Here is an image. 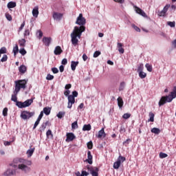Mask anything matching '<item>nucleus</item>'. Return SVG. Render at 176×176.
Here are the masks:
<instances>
[{
  "mask_svg": "<svg viewBox=\"0 0 176 176\" xmlns=\"http://www.w3.org/2000/svg\"><path fill=\"white\" fill-rule=\"evenodd\" d=\"M76 24L80 26H75L70 34L73 46H77L78 43H79V39L82 36V33L86 31V27L85 26L86 25V19L83 17L82 14H80L77 17Z\"/></svg>",
  "mask_w": 176,
  "mask_h": 176,
  "instance_id": "1",
  "label": "nucleus"
},
{
  "mask_svg": "<svg viewBox=\"0 0 176 176\" xmlns=\"http://www.w3.org/2000/svg\"><path fill=\"white\" fill-rule=\"evenodd\" d=\"M18 162L19 163H21L18 165L19 170H21V171H24L25 173H30V171H31V168L28 166L32 165V161L19 158Z\"/></svg>",
  "mask_w": 176,
  "mask_h": 176,
  "instance_id": "2",
  "label": "nucleus"
},
{
  "mask_svg": "<svg viewBox=\"0 0 176 176\" xmlns=\"http://www.w3.org/2000/svg\"><path fill=\"white\" fill-rule=\"evenodd\" d=\"M28 82V80H18L14 81L15 83V92L16 94L19 93L21 89L25 90L27 88V83Z\"/></svg>",
  "mask_w": 176,
  "mask_h": 176,
  "instance_id": "3",
  "label": "nucleus"
},
{
  "mask_svg": "<svg viewBox=\"0 0 176 176\" xmlns=\"http://www.w3.org/2000/svg\"><path fill=\"white\" fill-rule=\"evenodd\" d=\"M86 167L88 171H89L90 174H91L92 176H98V171H100V170L98 169V167L96 166L93 167L90 165H87Z\"/></svg>",
  "mask_w": 176,
  "mask_h": 176,
  "instance_id": "4",
  "label": "nucleus"
},
{
  "mask_svg": "<svg viewBox=\"0 0 176 176\" xmlns=\"http://www.w3.org/2000/svg\"><path fill=\"white\" fill-rule=\"evenodd\" d=\"M173 101V98L170 96H162L158 103L159 107H162V105H164L166 102H171Z\"/></svg>",
  "mask_w": 176,
  "mask_h": 176,
  "instance_id": "5",
  "label": "nucleus"
},
{
  "mask_svg": "<svg viewBox=\"0 0 176 176\" xmlns=\"http://www.w3.org/2000/svg\"><path fill=\"white\" fill-rule=\"evenodd\" d=\"M35 115L34 112H30L28 111H23L21 113V119H23V120H27V119H30V118H32Z\"/></svg>",
  "mask_w": 176,
  "mask_h": 176,
  "instance_id": "6",
  "label": "nucleus"
},
{
  "mask_svg": "<svg viewBox=\"0 0 176 176\" xmlns=\"http://www.w3.org/2000/svg\"><path fill=\"white\" fill-rule=\"evenodd\" d=\"M126 161V157L120 155L117 162H114L113 164V168H115V170H118L119 168V167H120V164H122V163H123L124 162Z\"/></svg>",
  "mask_w": 176,
  "mask_h": 176,
  "instance_id": "7",
  "label": "nucleus"
},
{
  "mask_svg": "<svg viewBox=\"0 0 176 176\" xmlns=\"http://www.w3.org/2000/svg\"><path fill=\"white\" fill-rule=\"evenodd\" d=\"M47 126L48 127H50V126H52V123H50V121L47 120L45 122H43L39 129L40 133H43Z\"/></svg>",
  "mask_w": 176,
  "mask_h": 176,
  "instance_id": "8",
  "label": "nucleus"
},
{
  "mask_svg": "<svg viewBox=\"0 0 176 176\" xmlns=\"http://www.w3.org/2000/svg\"><path fill=\"white\" fill-rule=\"evenodd\" d=\"M66 137V142H71V141H74L76 138V136L73 133H67Z\"/></svg>",
  "mask_w": 176,
  "mask_h": 176,
  "instance_id": "9",
  "label": "nucleus"
},
{
  "mask_svg": "<svg viewBox=\"0 0 176 176\" xmlns=\"http://www.w3.org/2000/svg\"><path fill=\"white\" fill-rule=\"evenodd\" d=\"M134 8L138 14H140V16H142L143 17H146V13H145L141 8H138L137 6H135Z\"/></svg>",
  "mask_w": 176,
  "mask_h": 176,
  "instance_id": "10",
  "label": "nucleus"
},
{
  "mask_svg": "<svg viewBox=\"0 0 176 176\" xmlns=\"http://www.w3.org/2000/svg\"><path fill=\"white\" fill-rule=\"evenodd\" d=\"M96 137L97 138H105V137H107V133H105L104 128H102L101 130L98 131Z\"/></svg>",
  "mask_w": 176,
  "mask_h": 176,
  "instance_id": "11",
  "label": "nucleus"
},
{
  "mask_svg": "<svg viewBox=\"0 0 176 176\" xmlns=\"http://www.w3.org/2000/svg\"><path fill=\"white\" fill-rule=\"evenodd\" d=\"M89 164H93V155H91V152L90 151H87V159L85 160Z\"/></svg>",
  "mask_w": 176,
  "mask_h": 176,
  "instance_id": "12",
  "label": "nucleus"
},
{
  "mask_svg": "<svg viewBox=\"0 0 176 176\" xmlns=\"http://www.w3.org/2000/svg\"><path fill=\"white\" fill-rule=\"evenodd\" d=\"M170 8V5H166L164 9L158 14L160 16H166V13H167V10H168Z\"/></svg>",
  "mask_w": 176,
  "mask_h": 176,
  "instance_id": "13",
  "label": "nucleus"
},
{
  "mask_svg": "<svg viewBox=\"0 0 176 176\" xmlns=\"http://www.w3.org/2000/svg\"><path fill=\"white\" fill-rule=\"evenodd\" d=\"M43 42L45 46H50L52 42V37H43Z\"/></svg>",
  "mask_w": 176,
  "mask_h": 176,
  "instance_id": "14",
  "label": "nucleus"
},
{
  "mask_svg": "<svg viewBox=\"0 0 176 176\" xmlns=\"http://www.w3.org/2000/svg\"><path fill=\"white\" fill-rule=\"evenodd\" d=\"M19 71L21 75H24L27 72V66L22 65L19 67Z\"/></svg>",
  "mask_w": 176,
  "mask_h": 176,
  "instance_id": "15",
  "label": "nucleus"
},
{
  "mask_svg": "<svg viewBox=\"0 0 176 176\" xmlns=\"http://www.w3.org/2000/svg\"><path fill=\"white\" fill-rule=\"evenodd\" d=\"M54 53L55 56H60V54H61V53H63L61 47H60L59 45L56 46L55 47Z\"/></svg>",
  "mask_w": 176,
  "mask_h": 176,
  "instance_id": "16",
  "label": "nucleus"
},
{
  "mask_svg": "<svg viewBox=\"0 0 176 176\" xmlns=\"http://www.w3.org/2000/svg\"><path fill=\"white\" fill-rule=\"evenodd\" d=\"M53 19H54V20H61V19H63V14L58 12H54Z\"/></svg>",
  "mask_w": 176,
  "mask_h": 176,
  "instance_id": "17",
  "label": "nucleus"
},
{
  "mask_svg": "<svg viewBox=\"0 0 176 176\" xmlns=\"http://www.w3.org/2000/svg\"><path fill=\"white\" fill-rule=\"evenodd\" d=\"M117 47L120 54H123V53H124V49L123 48V44L122 43H118Z\"/></svg>",
  "mask_w": 176,
  "mask_h": 176,
  "instance_id": "18",
  "label": "nucleus"
},
{
  "mask_svg": "<svg viewBox=\"0 0 176 176\" xmlns=\"http://www.w3.org/2000/svg\"><path fill=\"white\" fill-rule=\"evenodd\" d=\"M78 65H79V61H72L71 62V69L72 71H75V69H76V67H78Z\"/></svg>",
  "mask_w": 176,
  "mask_h": 176,
  "instance_id": "19",
  "label": "nucleus"
},
{
  "mask_svg": "<svg viewBox=\"0 0 176 176\" xmlns=\"http://www.w3.org/2000/svg\"><path fill=\"white\" fill-rule=\"evenodd\" d=\"M43 112L45 113V115H46V116H49V115H50V112H52V107H44Z\"/></svg>",
  "mask_w": 176,
  "mask_h": 176,
  "instance_id": "20",
  "label": "nucleus"
},
{
  "mask_svg": "<svg viewBox=\"0 0 176 176\" xmlns=\"http://www.w3.org/2000/svg\"><path fill=\"white\" fill-rule=\"evenodd\" d=\"M34 102L33 99H28L26 101L23 102V108H26V107H30L31 104Z\"/></svg>",
  "mask_w": 176,
  "mask_h": 176,
  "instance_id": "21",
  "label": "nucleus"
},
{
  "mask_svg": "<svg viewBox=\"0 0 176 176\" xmlns=\"http://www.w3.org/2000/svg\"><path fill=\"white\" fill-rule=\"evenodd\" d=\"M117 101L119 108H123V104H124V102H123L122 97H118Z\"/></svg>",
  "mask_w": 176,
  "mask_h": 176,
  "instance_id": "22",
  "label": "nucleus"
},
{
  "mask_svg": "<svg viewBox=\"0 0 176 176\" xmlns=\"http://www.w3.org/2000/svg\"><path fill=\"white\" fill-rule=\"evenodd\" d=\"M16 3L14 1H10L8 4H7V8L8 9H13V8H16Z\"/></svg>",
  "mask_w": 176,
  "mask_h": 176,
  "instance_id": "23",
  "label": "nucleus"
},
{
  "mask_svg": "<svg viewBox=\"0 0 176 176\" xmlns=\"http://www.w3.org/2000/svg\"><path fill=\"white\" fill-rule=\"evenodd\" d=\"M32 14L34 17H38V15L39 14V10L38 7H36L32 10Z\"/></svg>",
  "mask_w": 176,
  "mask_h": 176,
  "instance_id": "24",
  "label": "nucleus"
},
{
  "mask_svg": "<svg viewBox=\"0 0 176 176\" xmlns=\"http://www.w3.org/2000/svg\"><path fill=\"white\" fill-rule=\"evenodd\" d=\"M14 174H16V171L11 169L7 170V171L5 173V175L7 176L14 175Z\"/></svg>",
  "mask_w": 176,
  "mask_h": 176,
  "instance_id": "25",
  "label": "nucleus"
},
{
  "mask_svg": "<svg viewBox=\"0 0 176 176\" xmlns=\"http://www.w3.org/2000/svg\"><path fill=\"white\" fill-rule=\"evenodd\" d=\"M83 131H90L91 130V125L90 124H85L82 127Z\"/></svg>",
  "mask_w": 176,
  "mask_h": 176,
  "instance_id": "26",
  "label": "nucleus"
},
{
  "mask_svg": "<svg viewBox=\"0 0 176 176\" xmlns=\"http://www.w3.org/2000/svg\"><path fill=\"white\" fill-rule=\"evenodd\" d=\"M17 94H19V93L16 94V91H14V94L12 95V98H11V101H14V102H17Z\"/></svg>",
  "mask_w": 176,
  "mask_h": 176,
  "instance_id": "27",
  "label": "nucleus"
},
{
  "mask_svg": "<svg viewBox=\"0 0 176 176\" xmlns=\"http://www.w3.org/2000/svg\"><path fill=\"white\" fill-rule=\"evenodd\" d=\"M56 116L58 118V119H63V118L65 116V111H59Z\"/></svg>",
  "mask_w": 176,
  "mask_h": 176,
  "instance_id": "28",
  "label": "nucleus"
},
{
  "mask_svg": "<svg viewBox=\"0 0 176 176\" xmlns=\"http://www.w3.org/2000/svg\"><path fill=\"white\" fill-rule=\"evenodd\" d=\"M34 151H35V148L28 150V151H27L28 156L29 157H31V156H32V155H34Z\"/></svg>",
  "mask_w": 176,
  "mask_h": 176,
  "instance_id": "29",
  "label": "nucleus"
},
{
  "mask_svg": "<svg viewBox=\"0 0 176 176\" xmlns=\"http://www.w3.org/2000/svg\"><path fill=\"white\" fill-rule=\"evenodd\" d=\"M149 119L148 122H155V113L150 112L149 113Z\"/></svg>",
  "mask_w": 176,
  "mask_h": 176,
  "instance_id": "30",
  "label": "nucleus"
},
{
  "mask_svg": "<svg viewBox=\"0 0 176 176\" xmlns=\"http://www.w3.org/2000/svg\"><path fill=\"white\" fill-rule=\"evenodd\" d=\"M68 102H72V104H75V98L72 95L68 96Z\"/></svg>",
  "mask_w": 176,
  "mask_h": 176,
  "instance_id": "31",
  "label": "nucleus"
},
{
  "mask_svg": "<svg viewBox=\"0 0 176 176\" xmlns=\"http://www.w3.org/2000/svg\"><path fill=\"white\" fill-rule=\"evenodd\" d=\"M151 133L153 134H160V129L159 128H153L151 129Z\"/></svg>",
  "mask_w": 176,
  "mask_h": 176,
  "instance_id": "32",
  "label": "nucleus"
},
{
  "mask_svg": "<svg viewBox=\"0 0 176 176\" xmlns=\"http://www.w3.org/2000/svg\"><path fill=\"white\" fill-rule=\"evenodd\" d=\"M125 86H126V82H120V85L119 87V91H122V90H124Z\"/></svg>",
  "mask_w": 176,
  "mask_h": 176,
  "instance_id": "33",
  "label": "nucleus"
},
{
  "mask_svg": "<svg viewBox=\"0 0 176 176\" xmlns=\"http://www.w3.org/2000/svg\"><path fill=\"white\" fill-rule=\"evenodd\" d=\"M138 72H142L144 71V64L141 63L138 66Z\"/></svg>",
  "mask_w": 176,
  "mask_h": 176,
  "instance_id": "34",
  "label": "nucleus"
},
{
  "mask_svg": "<svg viewBox=\"0 0 176 176\" xmlns=\"http://www.w3.org/2000/svg\"><path fill=\"white\" fill-rule=\"evenodd\" d=\"M25 40L24 38H22L19 41V46H21L22 47H24L25 46Z\"/></svg>",
  "mask_w": 176,
  "mask_h": 176,
  "instance_id": "35",
  "label": "nucleus"
},
{
  "mask_svg": "<svg viewBox=\"0 0 176 176\" xmlns=\"http://www.w3.org/2000/svg\"><path fill=\"white\" fill-rule=\"evenodd\" d=\"M139 76L141 79H145V78H146V73L143 72H140Z\"/></svg>",
  "mask_w": 176,
  "mask_h": 176,
  "instance_id": "36",
  "label": "nucleus"
},
{
  "mask_svg": "<svg viewBox=\"0 0 176 176\" xmlns=\"http://www.w3.org/2000/svg\"><path fill=\"white\" fill-rule=\"evenodd\" d=\"M14 56H16L19 53V45H16L13 48Z\"/></svg>",
  "mask_w": 176,
  "mask_h": 176,
  "instance_id": "37",
  "label": "nucleus"
},
{
  "mask_svg": "<svg viewBox=\"0 0 176 176\" xmlns=\"http://www.w3.org/2000/svg\"><path fill=\"white\" fill-rule=\"evenodd\" d=\"M23 35L24 38H28L30 36V29H25Z\"/></svg>",
  "mask_w": 176,
  "mask_h": 176,
  "instance_id": "38",
  "label": "nucleus"
},
{
  "mask_svg": "<svg viewBox=\"0 0 176 176\" xmlns=\"http://www.w3.org/2000/svg\"><path fill=\"white\" fill-rule=\"evenodd\" d=\"M16 107H18L19 108H24V104L23 102H16Z\"/></svg>",
  "mask_w": 176,
  "mask_h": 176,
  "instance_id": "39",
  "label": "nucleus"
},
{
  "mask_svg": "<svg viewBox=\"0 0 176 176\" xmlns=\"http://www.w3.org/2000/svg\"><path fill=\"white\" fill-rule=\"evenodd\" d=\"M78 121H76L72 124V129L73 130H75V129H78Z\"/></svg>",
  "mask_w": 176,
  "mask_h": 176,
  "instance_id": "40",
  "label": "nucleus"
},
{
  "mask_svg": "<svg viewBox=\"0 0 176 176\" xmlns=\"http://www.w3.org/2000/svg\"><path fill=\"white\" fill-rule=\"evenodd\" d=\"M145 67L148 72H152V65H149V63H146Z\"/></svg>",
  "mask_w": 176,
  "mask_h": 176,
  "instance_id": "41",
  "label": "nucleus"
},
{
  "mask_svg": "<svg viewBox=\"0 0 176 176\" xmlns=\"http://www.w3.org/2000/svg\"><path fill=\"white\" fill-rule=\"evenodd\" d=\"M168 155L166 154L165 153H160V159H165V157H167Z\"/></svg>",
  "mask_w": 176,
  "mask_h": 176,
  "instance_id": "42",
  "label": "nucleus"
},
{
  "mask_svg": "<svg viewBox=\"0 0 176 176\" xmlns=\"http://www.w3.org/2000/svg\"><path fill=\"white\" fill-rule=\"evenodd\" d=\"M167 24L168 25H169V27H171V28H174V27H175V21H173V22L168 21Z\"/></svg>",
  "mask_w": 176,
  "mask_h": 176,
  "instance_id": "43",
  "label": "nucleus"
},
{
  "mask_svg": "<svg viewBox=\"0 0 176 176\" xmlns=\"http://www.w3.org/2000/svg\"><path fill=\"white\" fill-rule=\"evenodd\" d=\"M101 54V52L100 51H96L94 53V55H93V57L94 58H97V57H98V56H100Z\"/></svg>",
  "mask_w": 176,
  "mask_h": 176,
  "instance_id": "44",
  "label": "nucleus"
},
{
  "mask_svg": "<svg viewBox=\"0 0 176 176\" xmlns=\"http://www.w3.org/2000/svg\"><path fill=\"white\" fill-rule=\"evenodd\" d=\"M47 80H53L54 79V76L51 74H47L46 77Z\"/></svg>",
  "mask_w": 176,
  "mask_h": 176,
  "instance_id": "45",
  "label": "nucleus"
},
{
  "mask_svg": "<svg viewBox=\"0 0 176 176\" xmlns=\"http://www.w3.org/2000/svg\"><path fill=\"white\" fill-rule=\"evenodd\" d=\"M1 63H5L6 61H8V55L4 54L1 59Z\"/></svg>",
  "mask_w": 176,
  "mask_h": 176,
  "instance_id": "46",
  "label": "nucleus"
},
{
  "mask_svg": "<svg viewBox=\"0 0 176 176\" xmlns=\"http://www.w3.org/2000/svg\"><path fill=\"white\" fill-rule=\"evenodd\" d=\"M19 53L22 55V56H25V54H27V51H25V49L22 48L19 50Z\"/></svg>",
  "mask_w": 176,
  "mask_h": 176,
  "instance_id": "47",
  "label": "nucleus"
},
{
  "mask_svg": "<svg viewBox=\"0 0 176 176\" xmlns=\"http://www.w3.org/2000/svg\"><path fill=\"white\" fill-rule=\"evenodd\" d=\"M88 149H93V142L90 141L87 144Z\"/></svg>",
  "mask_w": 176,
  "mask_h": 176,
  "instance_id": "48",
  "label": "nucleus"
},
{
  "mask_svg": "<svg viewBox=\"0 0 176 176\" xmlns=\"http://www.w3.org/2000/svg\"><path fill=\"white\" fill-rule=\"evenodd\" d=\"M131 116V114L126 113L122 116L123 119H129Z\"/></svg>",
  "mask_w": 176,
  "mask_h": 176,
  "instance_id": "49",
  "label": "nucleus"
},
{
  "mask_svg": "<svg viewBox=\"0 0 176 176\" xmlns=\"http://www.w3.org/2000/svg\"><path fill=\"white\" fill-rule=\"evenodd\" d=\"M6 53V47H3L0 49V56L1 54H5Z\"/></svg>",
  "mask_w": 176,
  "mask_h": 176,
  "instance_id": "50",
  "label": "nucleus"
},
{
  "mask_svg": "<svg viewBox=\"0 0 176 176\" xmlns=\"http://www.w3.org/2000/svg\"><path fill=\"white\" fill-rule=\"evenodd\" d=\"M166 96H167V97H171L172 100H174V98H175V97H176V93L174 92V91H172V92L170 93V95Z\"/></svg>",
  "mask_w": 176,
  "mask_h": 176,
  "instance_id": "51",
  "label": "nucleus"
},
{
  "mask_svg": "<svg viewBox=\"0 0 176 176\" xmlns=\"http://www.w3.org/2000/svg\"><path fill=\"white\" fill-rule=\"evenodd\" d=\"M132 28L135 30L137 31V32H141V29H140V28H138L137 25H135L134 24L132 25Z\"/></svg>",
  "mask_w": 176,
  "mask_h": 176,
  "instance_id": "52",
  "label": "nucleus"
},
{
  "mask_svg": "<svg viewBox=\"0 0 176 176\" xmlns=\"http://www.w3.org/2000/svg\"><path fill=\"white\" fill-rule=\"evenodd\" d=\"M6 17L8 21H12V15L9 13H6Z\"/></svg>",
  "mask_w": 176,
  "mask_h": 176,
  "instance_id": "53",
  "label": "nucleus"
},
{
  "mask_svg": "<svg viewBox=\"0 0 176 176\" xmlns=\"http://www.w3.org/2000/svg\"><path fill=\"white\" fill-rule=\"evenodd\" d=\"M131 142V139H127L126 141L123 142V145H125V146H127Z\"/></svg>",
  "mask_w": 176,
  "mask_h": 176,
  "instance_id": "54",
  "label": "nucleus"
},
{
  "mask_svg": "<svg viewBox=\"0 0 176 176\" xmlns=\"http://www.w3.org/2000/svg\"><path fill=\"white\" fill-rule=\"evenodd\" d=\"M46 135L47 137V138H49V137H50V135L52 137H53V134L52 133V130L49 129L47 132H46Z\"/></svg>",
  "mask_w": 176,
  "mask_h": 176,
  "instance_id": "55",
  "label": "nucleus"
},
{
  "mask_svg": "<svg viewBox=\"0 0 176 176\" xmlns=\"http://www.w3.org/2000/svg\"><path fill=\"white\" fill-rule=\"evenodd\" d=\"M41 121H39V120H36V121L35 122L34 126H33V130H35V129H36V127H38V124H39Z\"/></svg>",
  "mask_w": 176,
  "mask_h": 176,
  "instance_id": "56",
  "label": "nucleus"
},
{
  "mask_svg": "<svg viewBox=\"0 0 176 176\" xmlns=\"http://www.w3.org/2000/svg\"><path fill=\"white\" fill-rule=\"evenodd\" d=\"M62 65H67L68 64V60L67 58H63L61 62Z\"/></svg>",
  "mask_w": 176,
  "mask_h": 176,
  "instance_id": "57",
  "label": "nucleus"
},
{
  "mask_svg": "<svg viewBox=\"0 0 176 176\" xmlns=\"http://www.w3.org/2000/svg\"><path fill=\"white\" fill-rule=\"evenodd\" d=\"M3 116H8V108L7 107H5L3 109Z\"/></svg>",
  "mask_w": 176,
  "mask_h": 176,
  "instance_id": "58",
  "label": "nucleus"
},
{
  "mask_svg": "<svg viewBox=\"0 0 176 176\" xmlns=\"http://www.w3.org/2000/svg\"><path fill=\"white\" fill-rule=\"evenodd\" d=\"M51 71H52L53 74H58V69L57 67H52Z\"/></svg>",
  "mask_w": 176,
  "mask_h": 176,
  "instance_id": "59",
  "label": "nucleus"
},
{
  "mask_svg": "<svg viewBox=\"0 0 176 176\" xmlns=\"http://www.w3.org/2000/svg\"><path fill=\"white\" fill-rule=\"evenodd\" d=\"M42 118H43V111H41V113L37 118V120L41 122Z\"/></svg>",
  "mask_w": 176,
  "mask_h": 176,
  "instance_id": "60",
  "label": "nucleus"
},
{
  "mask_svg": "<svg viewBox=\"0 0 176 176\" xmlns=\"http://www.w3.org/2000/svg\"><path fill=\"white\" fill-rule=\"evenodd\" d=\"M25 26V21H23L20 28H19V31H22L23 28H24V27Z\"/></svg>",
  "mask_w": 176,
  "mask_h": 176,
  "instance_id": "61",
  "label": "nucleus"
},
{
  "mask_svg": "<svg viewBox=\"0 0 176 176\" xmlns=\"http://www.w3.org/2000/svg\"><path fill=\"white\" fill-rule=\"evenodd\" d=\"M87 175H89V173H87V171L82 170L81 172V175L80 176H87Z\"/></svg>",
  "mask_w": 176,
  "mask_h": 176,
  "instance_id": "62",
  "label": "nucleus"
},
{
  "mask_svg": "<svg viewBox=\"0 0 176 176\" xmlns=\"http://www.w3.org/2000/svg\"><path fill=\"white\" fill-rule=\"evenodd\" d=\"M72 97H74V98H75V97H78V91H74L73 92H72Z\"/></svg>",
  "mask_w": 176,
  "mask_h": 176,
  "instance_id": "63",
  "label": "nucleus"
},
{
  "mask_svg": "<svg viewBox=\"0 0 176 176\" xmlns=\"http://www.w3.org/2000/svg\"><path fill=\"white\" fill-rule=\"evenodd\" d=\"M37 34H38V36H39L40 38H41L42 36H43V32H42L41 30H38L37 32Z\"/></svg>",
  "mask_w": 176,
  "mask_h": 176,
  "instance_id": "64",
  "label": "nucleus"
}]
</instances>
